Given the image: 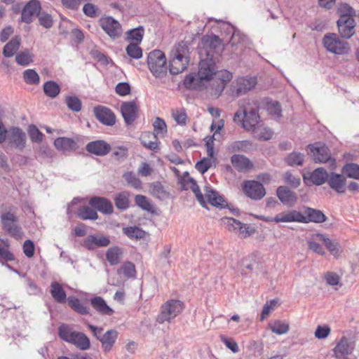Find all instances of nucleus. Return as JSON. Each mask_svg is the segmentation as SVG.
Segmentation results:
<instances>
[{"label": "nucleus", "instance_id": "de8ad7c7", "mask_svg": "<svg viewBox=\"0 0 359 359\" xmlns=\"http://www.w3.org/2000/svg\"><path fill=\"white\" fill-rule=\"evenodd\" d=\"M121 250L118 247H112L108 249L106 257L111 265H116L119 263Z\"/></svg>", "mask_w": 359, "mask_h": 359}, {"label": "nucleus", "instance_id": "ea45409f", "mask_svg": "<svg viewBox=\"0 0 359 359\" xmlns=\"http://www.w3.org/2000/svg\"><path fill=\"white\" fill-rule=\"evenodd\" d=\"M341 172L348 178L359 180V165L357 163H346L341 169Z\"/></svg>", "mask_w": 359, "mask_h": 359}, {"label": "nucleus", "instance_id": "338daca9", "mask_svg": "<svg viewBox=\"0 0 359 359\" xmlns=\"http://www.w3.org/2000/svg\"><path fill=\"white\" fill-rule=\"evenodd\" d=\"M266 109L270 114L273 115L277 118H279L281 116V108L278 102H268L266 104Z\"/></svg>", "mask_w": 359, "mask_h": 359}, {"label": "nucleus", "instance_id": "f03ea898", "mask_svg": "<svg viewBox=\"0 0 359 359\" xmlns=\"http://www.w3.org/2000/svg\"><path fill=\"white\" fill-rule=\"evenodd\" d=\"M58 335L62 340L74 345L81 351H87L90 348L89 338L84 333L74 330L68 325L62 324L59 327Z\"/></svg>", "mask_w": 359, "mask_h": 359}, {"label": "nucleus", "instance_id": "a878e982", "mask_svg": "<svg viewBox=\"0 0 359 359\" xmlns=\"http://www.w3.org/2000/svg\"><path fill=\"white\" fill-rule=\"evenodd\" d=\"M118 336V332L116 330L111 329L103 334L100 341L101 343L102 349L104 353L110 352Z\"/></svg>", "mask_w": 359, "mask_h": 359}, {"label": "nucleus", "instance_id": "bf43d9fd", "mask_svg": "<svg viewBox=\"0 0 359 359\" xmlns=\"http://www.w3.org/2000/svg\"><path fill=\"white\" fill-rule=\"evenodd\" d=\"M337 12L339 14L340 18H353V16L355 15V11L353 10V8L346 3L340 4L339 5Z\"/></svg>", "mask_w": 359, "mask_h": 359}, {"label": "nucleus", "instance_id": "49530a36", "mask_svg": "<svg viewBox=\"0 0 359 359\" xmlns=\"http://www.w3.org/2000/svg\"><path fill=\"white\" fill-rule=\"evenodd\" d=\"M23 79L25 82L29 85H37L40 81L39 75L32 69H28L24 71Z\"/></svg>", "mask_w": 359, "mask_h": 359}, {"label": "nucleus", "instance_id": "423d86ee", "mask_svg": "<svg viewBox=\"0 0 359 359\" xmlns=\"http://www.w3.org/2000/svg\"><path fill=\"white\" fill-rule=\"evenodd\" d=\"M183 310V303L180 300L171 299L167 301L161 306V313L157 317L159 323L170 322L177 316Z\"/></svg>", "mask_w": 359, "mask_h": 359}, {"label": "nucleus", "instance_id": "aec40b11", "mask_svg": "<svg viewBox=\"0 0 359 359\" xmlns=\"http://www.w3.org/2000/svg\"><path fill=\"white\" fill-rule=\"evenodd\" d=\"M302 221L300 223H323L327 220V217L320 210L306 208L304 214L301 213Z\"/></svg>", "mask_w": 359, "mask_h": 359}, {"label": "nucleus", "instance_id": "e2e57ef3", "mask_svg": "<svg viewBox=\"0 0 359 359\" xmlns=\"http://www.w3.org/2000/svg\"><path fill=\"white\" fill-rule=\"evenodd\" d=\"M126 277L132 278L135 274V267L133 263L128 262L123 264L119 270Z\"/></svg>", "mask_w": 359, "mask_h": 359}, {"label": "nucleus", "instance_id": "603ef678", "mask_svg": "<svg viewBox=\"0 0 359 359\" xmlns=\"http://www.w3.org/2000/svg\"><path fill=\"white\" fill-rule=\"evenodd\" d=\"M114 201L118 209L126 210L129 206L128 194L126 192L120 193L116 196Z\"/></svg>", "mask_w": 359, "mask_h": 359}, {"label": "nucleus", "instance_id": "c756f323", "mask_svg": "<svg viewBox=\"0 0 359 359\" xmlns=\"http://www.w3.org/2000/svg\"><path fill=\"white\" fill-rule=\"evenodd\" d=\"M142 144L147 149L156 151L158 149V141L156 135L151 132H144L140 137Z\"/></svg>", "mask_w": 359, "mask_h": 359}, {"label": "nucleus", "instance_id": "7c9ffc66", "mask_svg": "<svg viewBox=\"0 0 359 359\" xmlns=\"http://www.w3.org/2000/svg\"><path fill=\"white\" fill-rule=\"evenodd\" d=\"M301 212L297 210H289L276 215L274 217L275 222H300L302 221Z\"/></svg>", "mask_w": 359, "mask_h": 359}, {"label": "nucleus", "instance_id": "13d9d810", "mask_svg": "<svg viewBox=\"0 0 359 359\" xmlns=\"http://www.w3.org/2000/svg\"><path fill=\"white\" fill-rule=\"evenodd\" d=\"M201 81L198 79V74L194 76L193 74H188L184 80V86L186 88L192 89L199 87V83Z\"/></svg>", "mask_w": 359, "mask_h": 359}, {"label": "nucleus", "instance_id": "a211bd4d", "mask_svg": "<svg viewBox=\"0 0 359 359\" xmlns=\"http://www.w3.org/2000/svg\"><path fill=\"white\" fill-rule=\"evenodd\" d=\"M96 118L106 126H113L116 122V117L113 111L107 107L98 106L93 109Z\"/></svg>", "mask_w": 359, "mask_h": 359}, {"label": "nucleus", "instance_id": "c03bdc74", "mask_svg": "<svg viewBox=\"0 0 359 359\" xmlns=\"http://www.w3.org/2000/svg\"><path fill=\"white\" fill-rule=\"evenodd\" d=\"M16 62L21 66H27L33 62V55L29 50L26 49L15 55Z\"/></svg>", "mask_w": 359, "mask_h": 359}, {"label": "nucleus", "instance_id": "4d7b16f0", "mask_svg": "<svg viewBox=\"0 0 359 359\" xmlns=\"http://www.w3.org/2000/svg\"><path fill=\"white\" fill-rule=\"evenodd\" d=\"M28 134L32 142L39 143L43 140V135L34 125L28 128Z\"/></svg>", "mask_w": 359, "mask_h": 359}, {"label": "nucleus", "instance_id": "c9c22d12", "mask_svg": "<svg viewBox=\"0 0 359 359\" xmlns=\"http://www.w3.org/2000/svg\"><path fill=\"white\" fill-rule=\"evenodd\" d=\"M50 292L54 300L57 303H64L67 299L65 291L57 282H53L51 283Z\"/></svg>", "mask_w": 359, "mask_h": 359}, {"label": "nucleus", "instance_id": "f8f14e48", "mask_svg": "<svg viewBox=\"0 0 359 359\" xmlns=\"http://www.w3.org/2000/svg\"><path fill=\"white\" fill-rule=\"evenodd\" d=\"M257 84L255 77H241L233 84V92L236 96L239 97L252 90Z\"/></svg>", "mask_w": 359, "mask_h": 359}, {"label": "nucleus", "instance_id": "72a5a7b5", "mask_svg": "<svg viewBox=\"0 0 359 359\" xmlns=\"http://www.w3.org/2000/svg\"><path fill=\"white\" fill-rule=\"evenodd\" d=\"M150 194L155 198L163 201L169 198L170 194L167 191L160 182L149 184Z\"/></svg>", "mask_w": 359, "mask_h": 359}, {"label": "nucleus", "instance_id": "3c124183", "mask_svg": "<svg viewBox=\"0 0 359 359\" xmlns=\"http://www.w3.org/2000/svg\"><path fill=\"white\" fill-rule=\"evenodd\" d=\"M144 32V30L142 26L128 30L127 32L128 39L135 41L136 43H139L142 40Z\"/></svg>", "mask_w": 359, "mask_h": 359}, {"label": "nucleus", "instance_id": "f257e3e1", "mask_svg": "<svg viewBox=\"0 0 359 359\" xmlns=\"http://www.w3.org/2000/svg\"><path fill=\"white\" fill-rule=\"evenodd\" d=\"M169 71L172 75L183 72L189 62V47L186 42L178 43L171 51Z\"/></svg>", "mask_w": 359, "mask_h": 359}, {"label": "nucleus", "instance_id": "6e6552de", "mask_svg": "<svg viewBox=\"0 0 359 359\" xmlns=\"http://www.w3.org/2000/svg\"><path fill=\"white\" fill-rule=\"evenodd\" d=\"M3 229L12 237L19 239L22 236L21 228L17 225V217L10 212H5L1 215Z\"/></svg>", "mask_w": 359, "mask_h": 359}, {"label": "nucleus", "instance_id": "5fc2aeb1", "mask_svg": "<svg viewBox=\"0 0 359 359\" xmlns=\"http://www.w3.org/2000/svg\"><path fill=\"white\" fill-rule=\"evenodd\" d=\"M135 203L137 206L147 212H152L153 205L149 200L143 195H137L135 198Z\"/></svg>", "mask_w": 359, "mask_h": 359}, {"label": "nucleus", "instance_id": "4468645a", "mask_svg": "<svg viewBox=\"0 0 359 359\" xmlns=\"http://www.w3.org/2000/svg\"><path fill=\"white\" fill-rule=\"evenodd\" d=\"M109 244V237L103 234H93L85 238L83 245L89 250H93L98 248L107 247Z\"/></svg>", "mask_w": 359, "mask_h": 359}, {"label": "nucleus", "instance_id": "4be33fe9", "mask_svg": "<svg viewBox=\"0 0 359 359\" xmlns=\"http://www.w3.org/2000/svg\"><path fill=\"white\" fill-rule=\"evenodd\" d=\"M224 222L229 231H236L242 238H246L250 235L249 227L246 224L231 217L224 218Z\"/></svg>", "mask_w": 359, "mask_h": 359}, {"label": "nucleus", "instance_id": "473e14b6", "mask_svg": "<svg viewBox=\"0 0 359 359\" xmlns=\"http://www.w3.org/2000/svg\"><path fill=\"white\" fill-rule=\"evenodd\" d=\"M21 44V39L15 36L9 41L3 48V55L6 57H13L18 50Z\"/></svg>", "mask_w": 359, "mask_h": 359}, {"label": "nucleus", "instance_id": "37998d69", "mask_svg": "<svg viewBox=\"0 0 359 359\" xmlns=\"http://www.w3.org/2000/svg\"><path fill=\"white\" fill-rule=\"evenodd\" d=\"M77 215L83 220H95L98 217L96 210L88 206H83L80 208L78 210Z\"/></svg>", "mask_w": 359, "mask_h": 359}, {"label": "nucleus", "instance_id": "cd10ccee", "mask_svg": "<svg viewBox=\"0 0 359 359\" xmlns=\"http://www.w3.org/2000/svg\"><path fill=\"white\" fill-rule=\"evenodd\" d=\"M90 302L93 308L99 313L106 316L113 315L114 310L107 304V302L102 297H95L91 298Z\"/></svg>", "mask_w": 359, "mask_h": 359}, {"label": "nucleus", "instance_id": "f704fd0d", "mask_svg": "<svg viewBox=\"0 0 359 359\" xmlns=\"http://www.w3.org/2000/svg\"><path fill=\"white\" fill-rule=\"evenodd\" d=\"M334 351L337 358L345 357L351 354L352 352V348L351 347L348 339L345 337H341L335 346Z\"/></svg>", "mask_w": 359, "mask_h": 359}, {"label": "nucleus", "instance_id": "a18cd8bd", "mask_svg": "<svg viewBox=\"0 0 359 359\" xmlns=\"http://www.w3.org/2000/svg\"><path fill=\"white\" fill-rule=\"evenodd\" d=\"M123 177L128 184L135 189H141L142 187V181L136 177L133 172L128 171L123 174Z\"/></svg>", "mask_w": 359, "mask_h": 359}, {"label": "nucleus", "instance_id": "69168bd1", "mask_svg": "<svg viewBox=\"0 0 359 359\" xmlns=\"http://www.w3.org/2000/svg\"><path fill=\"white\" fill-rule=\"evenodd\" d=\"M212 165V160L209 158H204L200 161L197 162L195 168L201 174L206 172Z\"/></svg>", "mask_w": 359, "mask_h": 359}, {"label": "nucleus", "instance_id": "5701e85b", "mask_svg": "<svg viewBox=\"0 0 359 359\" xmlns=\"http://www.w3.org/2000/svg\"><path fill=\"white\" fill-rule=\"evenodd\" d=\"M232 166L239 172H245L253 168L252 162L245 156L233 154L231 157Z\"/></svg>", "mask_w": 359, "mask_h": 359}, {"label": "nucleus", "instance_id": "864d4df0", "mask_svg": "<svg viewBox=\"0 0 359 359\" xmlns=\"http://www.w3.org/2000/svg\"><path fill=\"white\" fill-rule=\"evenodd\" d=\"M65 102L68 108L74 112H79L81 109V101L76 96H67L65 98Z\"/></svg>", "mask_w": 359, "mask_h": 359}, {"label": "nucleus", "instance_id": "1a4fd4ad", "mask_svg": "<svg viewBox=\"0 0 359 359\" xmlns=\"http://www.w3.org/2000/svg\"><path fill=\"white\" fill-rule=\"evenodd\" d=\"M6 139L11 147L22 151L26 147V133L19 127L13 126L8 129Z\"/></svg>", "mask_w": 359, "mask_h": 359}, {"label": "nucleus", "instance_id": "052dcab7", "mask_svg": "<svg viewBox=\"0 0 359 359\" xmlns=\"http://www.w3.org/2000/svg\"><path fill=\"white\" fill-rule=\"evenodd\" d=\"M172 116L174 120L180 125H184L187 122L186 110L183 108L172 111Z\"/></svg>", "mask_w": 359, "mask_h": 359}, {"label": "nucleus", "instance_id": "393cba45", "mask_svg": "<svg viewBox=\"0 0 359 359\" xmlns=\"http://www.w3.org/2000/svg\"><path fill=\"white\" fill-rule=\"evenodd\" d=\"M276 195L280 202L286 205L292 206L296 203L297 201V196L295 192L285 186L278 187L276 190Z\"/></svg>", "mask_w": 359, "mask_h": 359}, {"label": "nucleus", "instance_id": "680f3d73", "mask_svg": "<svg viewBox=\"0 0 359 359\" xmlns=\"http://www.w3.org/2000/svg\"><path fill=\"white\" fill-rule=\"evenodd\" d=\"M283 180L285 182L293 188H297L301 184V180L299 177L293 175L290 172H286L283 175Z\"/></svg>", "mask_w": 359, "mask_h": 359}, {"label": "nucleus", "instance_id": "f3484780", "mask_svg": "<svg viewBox=\"0 0 359 359\" xmlns=\"http://www.w3.org/2000/svg\"><path fill=\"white\" fill-rule=\"evenodd\" d=\"M121 111L127 125H131L137 118V106L134 100L123 102L121 106Z\"/></svg>", "mask_w": 359, "mask_h": 359}, {"label": "nucleus", "instance_id": "9d476101", "mask_svg": "<svg viewBox=\"0 0 359 359\" xmlns=\"http://www.w3.org/2000/svg\"><path fill=\"white\" fill-rule=\"evenodd\" d=\"M100 26L108 36L116 39L122 34V29L120 23L112 17L103 18L100 20Z\"/></svg>", "mask_w": 359, "mask_h": 359}, {"label": "nucleus", "instance_id": "b1692460", "mask_svg": "<svg viewBox=\"0 0 359 359\" xmlns=\"http://www.w3.org/2000/svg\"><path fill=\"white\" fill-rule=\"evenodd\" d=\"M329 174L323 168H318L311 172L309 176L304 175L303 179L305 183L310 181L313 184L320 186L327 182Z\"/></svg>", "mask_w": 359, "mask_h": 359}, {"label": "nucleus", "instance_id": "dca6fc26", "mask_svg": "<svg viewBox=\"0 0 359 359\" xmlns=\"http://www.w3.org/2000/svg\"><path fill=\"white\" fill-rule=\"evenodd\" d=\"M337 24L339 33L342 38L348 39L354 34L355 20L353 18H339Z\"/></svg>", "mask_w": 359, "mask_h": 359}, {"label": "nucleus", "instance_id": "2eb2a0df", "mask_svg": "<svg viewBox=\"0 0 359 359\" xmlns=\"http://www.w3.org/2000/svg\"><path fill=\"white\" fill-rule=\"evenodd\" d=\"M41 8V4L38 0L29 1L22 11V21L27 24L32 22L34 17L39 15Z\"/></svg>", "mask_w": 359, "mask_h": 359}, {"label": "nucleus", "instance_id": "09e8293b", "mask_svg": "<svg viewBox=\"0 0 359 359\" xmlns=\"http://www.w3.org/2000/svg\"><path fill=\"white\" fill-rule=\"evenodd\" d=\"M272 332L281 335L287 333L289 331V324L280 320H276L269 325Z\"/></svg>", "mask_w": 359, "mask_h": 359}, {"label": "nucleus", "instance_id": "7ed1b4c3", "mask_svg": "<svg viewBox=\"0 0 359 359\" xmlns=\"http://www.w3.org/2000/svg\"><path fill=\"white\" fill-rule=\"evenodd\" d=\"M255 107H249L243 104V111H238L233 116V121L241 123V126L247 130H254L259 121L258 107L254 102Z\"/></svg>", "mask_w": 359, "mask_h": 359}, {"label": "nucleus", "instance_id": "0eeeda50", "mask_svg": "<svg viewBox=\"0 0 359 359\" xmlns=\"http://www.w3.org/2000/svg\"><path fill=\"white\" fill-rule=\"evenodd\" d=\"M311 154L316 163H330L332 169L336 167V161L331 156V153L325 144L317 143L315 145L309 144L308 146Z\"/></svg>", "mask_w": 359, "mask_h": 359}, {"label": "nucleus", "instance_id": "6e6d98bb", "mask_svg": "<svg viewBox=\"0 0 359 359\" xmlns=\"http://www.w3.org/2000/svg\"><path fill=\"white\" fill-rule=\"evenodd\" d=\"M126 53L130 57L134 59H140L142 56V48L138 46L137 43H130L126 47Z\"/></svg>", "mask_w": 359, "mask_h": 359}, {"label": "nucleus", "instance_id": "c85d7f7f", "mask_svg": "<svg viewBox=\"0 0 359 359\" xmlns=\"http://www.w3.org/2000/svg\"><path fill=\"white\" fill-rule=\"evenodd\" d=\"M54 145L57 150L62 151H71L77 149L76 142L69 137H61L54 141Z\"/></svg>", "mask_w": 359, "mask_h": 359}, {"label": "nucleus", "instance_id": "a19ab883", "mask_svg": "<svg viewBox=\"0 0 359 359\" xmlns=\"http://www.w3.org/2000/svg\"><path fill=\"white\" fill-rule=\"evenodd\" d=\"M252 147V143L249 140L236 141L229 144L227 149L229 152L235 153L238 151H248Z\"/></svg>", "mask_w": 359, "mask_h": 359}, {"label": "nucleus", "instance_id": "9b49d317", "mask_svg": "<svg viewBox=\"0 0 359 359\" xmlns=\"http://www.w3.org/2000/svg\"><path fill=\"white\" fill-rule=\"evenodd\" d=\"M243 191L248 197L253 200H260L266 194L262 184L254 180L245 181L243 185Z\"/></svg>", "mask_w": 359, "mask_h": 359}, {"label": "nucleus", "instance_id": "79ce46f5", "mask_svg": "<svg viewBox=\"0 0 359 359\" xmlns=\"http://www.w3.org/2000/svg\"><path fill=\"white\" fill-rule=\"evenodd\" d=\"M43 88L46 95L51 98L56 97L60 92V86L53 81H46Z\"/></svg>", "mask_w": 359, "mask_h": 359}, {"label": "nucleus", "instance_id": "e433bc0d", "mask_svg": "<svg viewBox=\"0 0 359 359\" xmlns=\"http://www.w3.org/2000/svg\"><path fill=\"white\" fill-rule=\"evenodd\" d=\"M68 304L76 313L81 315L90 313V309L75 297H69L67 298Z\"/></svg>", "mask_w": 359, "mask_h": 359}, {"label": "nucleus", "instance_id": "bb28decb", "mask_svg": "<svg viewBox=\"0 0 359 359\" xmlns=\"http://www.w3.org/2000/svg\"><path fill=\"white\" fill-rule=\"evenodd\" d=\"M89 203L93 208L103 214L110 215L113 212L111 203L105 198L94 196L90 200Z\"/></svg>", "mask_w": 359, "mask_h": 359}, {"label": "nucleus", "instance_id": "ddd939ff", "mask_svg": "<svg viewBox=\"0 0 359 359\" xmlns=\"http://www.w3.org/2000/svg\"><path fill=\"white\" fill-rule=\"evenodd\" d=\"M215 72V64L212 58L207 57L201 60L198 72V79L201 81L211 80Z\"/></svg>", "mask_w": 359, "mask_h": 359}, {"label": "nucleus", "instance_id": "8fccbe9b", "mask_svg": "<svg viewBox=\"0 0 359 359\" xmlns=\"http://www.w3.org/2000/svg\"><path fill=\"white\" fill-rule=\"evenodd\" d=\"M304 161V155L299 152H292L285 158V162L287 165H302Z\"/></svg>", "mask_w": 359, "mask_h": 359}, {"label": "nucleus", "instance_id": "0e129e2a", "mask_svg": "<svg viewBox=\"0 0 359 359\" xmlns=\"http://www.w3.org/2000/svg\"><path fill=\"white\" fill-rule=\"evenodd\" d=\"M154 133L156 135L158 134H164L167 133V127L165 122L161 118H156L153 123Z\"/></svg>", "mask_w": 359, "mask_h": 359}, {"label": "nucleus", "instance_id": "39448f33", "mask_svg": "<svg viewBox=\"0 0 359 359\" xmlns=\"http://www.w3.org/2000/svg\"><path fill=\"white\" fill-rule=\"evenodd\" d=\"M323 43L327 51L337 55L346 54L350 50L348 42L341 40L334 33L325 34Z\"/></svg>", "mask_w": 359, "mask_h": 359}, {"label": "nucleus", "instance_id": "20e7f679", "mask_svg": "<svg viewBox=\"0 0 359 359\" xmlns=\"http://www.w3.org/2000/svg\"><path fill=\"white\" fill-rule=\"evenodd\" d=\"M147 65L151 74L156 78H162L167 74L166 57L160 50L150 52L147 57Z\"/></svg>", "mask_w": 359, "mask_h": 359}, {"label": "nucleus", "instance_id": "6ab92c4d", "mask_svg": "<svg viewBox=\"0 0 359 359\" xmlns=\"http://www.w3.org/2000/svg\"><path fill=\"white\" fill-rule=\"evenodd\" d=\"M86 151L92 154L104 156L111 151V146L104 140H99L88 142L86 146Z\"/></svg>", "mask_w": 359, "mask_h": 359}, {"label": "nucleus", "instance_id": "774afa93", "mask_svg": "<svg viewBox=\"0 0 359 359\" xmlns=\"http://www.w3.org/2000/svg\"><path fill=\"white\" fill-rule=\"evenodd\" d=\"M330 332L331 330L328 325H318L315 331V337L318 339H323L328 337Z\"/></svg>", "mask_w": 359, "mask_h": 359}, {"label": "nucleus", "instance_id": "58836bf2", "mask_svg": "<svg viewBox=\"0 0 359 359\" xmlns=\"http://www.w3.org/2000/svg\"><path fill=\"white\" fill-rule=\"evenodd\" d=\"M123 232L131 240H140L145 238L147 233L141 228L134 226L123 229Z\"/></svg>", "mask_w": 359, "mask_h": 359}, {"label": "nucleus", "instance_id": "2f4dec72", "mask_svg": "<svg viewBox=\"0 0 359 359\" xmlns=\"http://www.w3.org/2000/svg\"><path fill=\"white\" fill-rule=\"evenodd\" d=\"M205 197L207 198L209 203L212 206L217 208L224 207L225 201L217 191L206 186L205 188Z\"/></svg>", "mask_w": 359, "mask_h": 359}, {"label": "nucleus", "instance_id": "412c9836", "mask_svg": "<svg viewBox=\"0 0 359 359\" xmlns=\"http://www.w3.org/2000/svg\"><path fill=\"white\" fill-rule=\"evenodd\" d=\"M329 187L338 194H344L346 192V177L344 175L330 172L327 178Z\"/></svg>", "mask_w": 359, "mask_h": 359}, {"label": "nucleus", "instance_id": "4c0bfd02", "mask_svg": "<svg viewBox=\"0 0 359 359\" xmlns=\"http://www.w3.org/2000/svg\"><path fill=\"white\" fill-rule=\"evenodd\" d=\"M312 239L323 241L332 255H337L339 253V244L325 237L324 235L315 233L312 235Z\"/></svg>", "mask_w": 359, "mask_h": 359}]
</instances>
